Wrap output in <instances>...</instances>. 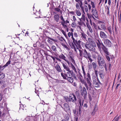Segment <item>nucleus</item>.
<instances>
[{"label": "nucleus", "instance_id": "obj_1", "mask_svg": "<svg viewBox=\"0 0 121 121\" xmlns=\"http://www.w3.org/2000/svg\"><path fill=\"white\" fill-rule=\"evenodd\" d=\"M82 73L85 80H86L87 84V87H86L87 90H91L92 87V80L90 74L89 72H88L86 74L84 67L83 65L82 66Z\"/></svg>", "mask_w": 121, "mask_h": 121}, {"label": "nucleus", "instance_id": "obj_2", "mask_svg": "<svg viewBox=\"0 0 121 121\" xmlns=\"http://www.w3.org/2000/svg\"><path fill=\"white\" fill-rule=\"evenodd\" d=\"M91 3L92 7L91 9V5L89 4L88 5L89 11H91V12L92 13V14L91 15L92 17L94 19H95L94 17H95L97 18L98 17L97 12V10L96 9L94 5V2H93L91 1Z\"/></svg>", "mask_w": 121, "mask_h": 121}, {"label": "nucleus", "instance_id": "obj_3", "mask_svg": "<svg viewBox=\"0 0 121 121\" xmlns=\"http://www.w3.org/2000/svg\"><path fill=\"white\" fill-rule=\"evenodd\" d=\"M79 56L82 57H83L86 59L89 60L91 63L93 61V60L91 58V53L89 52H88L85 49L79 50Z\"/></svg>", "mask_w": 121, "mask_h": 121}, {"label": "nucleus", "instance_id": "obj_4", "mask_svg": "<svg viewBox=\"0 0 121 121\" xmlns=\"http://www.w3.org/2000/svg\"><path fill=\"white\" fill-rule=\"evenodd\" d=\"M73 42V43H72L71 48L72 49H74V50L76 53H77V49L79 51V50H81L80 49V48H82L81 45V42L80 40L77 41V40H75L74 38Z\"/></svg>", "mask_w": 121, "mask_h": 121}, {"label": "nucleus", "instance_id": "obj_5", "mask_svg": "<svg viewBox=\"0 0 121 121\" xmlns=\"http://www.w3.org/2000/svg\"><path fill=\"white\" fill-rule=\"evenodd\" d=\"M95 43L99 51L101 50L102 49L104 53H105V52L107 53L108 48L104 44L101 40L98 39L96 41Z\"/></svg>", "mask_w": 121, "mask_h": 121}, {"label": "nucleus", "instance_id": "obj_6", "mask_svg": "<svg viewBox=\"0 0 121 121\" xmlns=\"http://www.w3.org/2000/svg\"><path fill=\"white\" fill-rule=\"evenodd\" d=\"M97 62L100 68H104L105 70L106 71H107V65L105 63L103 57L100 55L99 56L98 58H97Z\"/></svg>", "mask_w": 121, "mask_h": 121}, {"label": "nucleus", "instance_id": "obj_7", "mask_svg": "<svg viewBox=\"0 0 121 121\" xmlns=\"http://www.w3.org/2000/svg\"><path fill=\"white\" fill-rule=\"evenodd\" d=\"M52 54V55H48V56H49L51 57L52 58L53 60V61L55 63H57V61H56V59L57 61H59L61 62L62 60L60 59V58H58V56H59V54L56 52H51Z\"/></svg>", "mask_w": 121, "mask_h": 121}, {"label": "nucleus", "instance_id": "obj_8", "mask_svg": "<svg viewBox=\"0 0 121 121\" xmlns=\"http://www.w3.org/2000/svg\"><path fill=\"white\" fill-rule=\"evenodd\" d=\"M61 75L64 79H66L68 77H70L72 75L74 76V72H73L72 71L69 69L66 73H61Z\"/></svg>", "mask_w": 121, "mask_h": 121}, {"label": "nucleus", "instance_id": "obj_9", "mask_svg": "<svg viewBox=\"0 0 121 121\" xmlns=\"http://www.w3.org/2000/svg\"><path fill=\"white\" fill-rule=\"evenodd\" d=\"M96 44H87V43H86L85 45L86 48L89 50L90 52H94L95 51L96 49L95 47H96Z\"/></svg>", "mask_w": 121, "mask_h": 121}, {"label": "nucleus", "instance_id": "obj_10", "mask_svg": "<svg viewBox=\"0 0 121 121\" xmlns=\"http://www.w3.org/2000/svg\"><path fill=\"white\" fill-rule=\"evenodd\" d=\"M80 93L81 95L83 96L84 99H86L87 98V93L86 89L85 87H83L80 90Z\"/></svg>", "mask_w": 121, "mask_h": 121}, {"label": "nucleus", "instance_id": "obj_11", "mask_svg": "<svg viewBox=\"0 0 121 121\" xmlns=\"http://www.w3.org/2000/svg\"><path fill=\"white\" fill-rule=\"evenodd\" d=\"M82 5V2L81 1L79 0L78 2L77 3H76L75 6L76 9L78 10L80 9V7L81 9L83 12L84 13H85L84 7Z\"/></svg>", "mask_w": 121, "mask_h": 121}, {"label": "nucleus", "instance_id": "obj_12", "mask_svg": "<svg viewBox=\"0 0 121 121\" xmlns=\"http://www.w3.org/2000/svg\"><path fill=\"white\" fill-rule=\"evenodd\" d=\"M78 73L79 75V77H78V79L82 84H84L86 87H87V84L84 79L83 76L81 73L78 71Z\"/></svg>", "mask_w": 121, "mask_h": 121}, {"label": "nucleus", "instance_id": "obj_13", "mask_svg": "<svg viewBox=\"0 0 121 121\" xmlns=\"http://www.w3.org/2000/svg\"><path fill=\"white\" fill-rule=\"evenodd\" d=\"M107 53L105 52V56L107 60L109 62L110 61V58L112 60L114 58V57L113 55H110V53L108 51V48L107 49Z\"/></svg>", "mask_w": 121, "mask_h": 121}, {"label": "nucleus", "instance_id": "obj_14", "mask_svg": "<svg viewBox=\"0 0 121 121\" xmlns=\"http://www.w3.org/2000/svg\"><path fill=\"white\" fill-rule=\"evenodd\" d=\"M61 107L66 112H69L70 111V108L69 104L65 103L62 106L61 105Z\"/></svg>", "mask_w": 121, "mask_h": 121}, {"label": "nucleus", "instance_id": "obj_15", "mask_svg": "<svg viewBox=\"0 0 121 121\" xmlns=\"http://www.w3.org/2000/svg\"><path fill=\"white\" fill-rule=\"evenodd\" d=\"M70 67L72 69V70H71L73 72H74V73H75L76 74H77L78 73L77 70H78V71H80V70L77 67L76 68L72 63H70Z\"/></svg>", "mask_w": 121, "mask_h": 121}, {"label": "nucleus", "instance_id": "obj_16", "mask_svg": "<svg viewBox=\"0 0 121 121\" xmlns=\"http://www.w3.org/2000/svg\"><path fill=\"white\" fill-rule=\"evenodd\" d=\"M69 97L70 98V102L73 103H75L77 100V98L74 93L71 94L69 95Z\"/></svg>", "mask_w": 121, "mask_h": 121}, {"label": "nucleus", "instance_id": "obj_17", "mask_svg": "<svg viewBox=\"0 0 121 121\" xmlns=\"http://www.w3.org/2000/svg\"><path fill=\"white\" fill-rule=\"evenodd\" d=\"M107 29L109 34L111 35L112 34H114V26L113 25L112 26H110L107 27Z\"/></svg>", "mask_w": 121, "mask_h": 121}, {"label": "nucleus", "instance_id": "obj_18", "mask_svg": "<svg viewBox=\"0 0 121 121\" xmlns=\"http://www.w3.org/2000/svg\"><path fill=\"white\" fill-rule=\"evenodd\" d=\"M104 43L106 47H109L111 46L112 43L108 39H105L104 40Z\"/></svg>", "mask_w": 121, "mask_h": 121}, {"label": "nucleus", "instance_id": "obj_19", "mask_svg": "<svg viewBox=\"0 0 121 121\" xmlns=\"http://www.w3.org/2000/svg\"><path fill=\"white\" fill-rule=\"evenodd\" d=\"M100 36L101 39L105 40L107 38V36L104 32L103 31H101L100 32Z\"/></svg>", "mask_w": 121, "mask_h": 121}, {"label": "nucleus", "instance_id": "obj_20", "mask_svg": "<svg viewBox=\"0 0 121 121\" xmlns=\"http://www.w3.org/2000/svg\"><path fill=\"white\" fill-rule=\"evenodd\" d=\"M92 53V56L93 58L95 59H96L97 57V58H98V56L99 55H100L97 51H95L94 52H93Z\"/></svg>", "mask_w": 121, "mask_h": 121}, {"label": "nucleus", "instance_id": "obj_21", "mask_svg": "<svg viewBox=\"0 0 121 121\" xmlns=\"http://www.w3.org/2000/svg\"><path fill=\"white\" fill-rule=\"evenodd\" d=\"M61 63L64 69L66 71H67L70 69L67 63H64L61 62Z\"/></svg>", "mask_w": 121, "mask_h": 121}, {"label": "nucleus", "instance_id": "obj_22", "mask_svg": "<svg viewBox=\"0 0 121 121\" xmlns=\"http://www.w3.org/2000/svg\"><path fill=\"white\" fill-rule=\"evenodd\" d=\"M54 67L56 70L58 72H62V69L60 66L58 64H57L56 65H55Z\"/></svg>", "mask_w": 121, "mask_h": 121}, {"label": "nucleus", "instance_id": "obj_23", "mask_svg": "<svg viewBox=\"0 0 121 121\" xmlns=\"http://www.w3.org/2000/svg\"><path fill=\"white\" fill-rule=\"evenodd\" d=\"M88 43H87V44H95V43L93 39L91 38H88Z\"/></svg>", "mask_w": 121, "mask_h": 121}, {"label": "nucleus", "instance_id": "obj_24", "mask_svg": "<svg viewBox=\"0 0 121 121\" xmlns=\"http://www.w3.org/2000/svg\"><path fill=\"white\" fill-rule=\"evenodd\" d=\"M93 84L94 86L96 87H98L99 85V82H97L96 79H94L93 80Z\"/></svg>", "mask_w": 121, "mask_h": 121}, {"label": "nucleus", "instance_id": "obj_25", "mask_svg": "<svg viewBox=\"0 0 121 121\" xmlns=\"http://www.w3.org/2000/svg\"><path fill=\"white\" fill-rule=\"evenodd\" d=\"M100 25L101 29V30H105L106 29L105 24L104 23H103V24H100Z\"/></svg>", "mask_w": 121, "mask_h": 121}, {"label": "nucleus", "instance_id": "obj_26", "mask_svg": "<svg viewBox=\"0 0 121 121\" xmlns=\"http://www.w3.org/2000/svg\"><path fill=\"white\" fill-rule=\"evenodd\" d=\"M54 17L55 20L57 22L59 21V14H56L54 15Z\"/></svg>", "mask_w": 121, "mask_h": 121}, {"label": "nucleus", "instance_id": "obj_27", "mask_svg": "<svg viewBox=\"0 0 121 121\" xmlns=\"http://www.w3.org/2000/svg\"><path fill=\"white\" fill-rule=\"evenodd\" d=\"M81 37L83 39L86 40V37L87 36L83 32H81Z\"/></svg>", "mask_w": 121, "mask_h": 121}, {"label": "nucleus", "instance_id": "obj_28", "mask_svg": "<svg viewBox=\"0 0 121 121\" xmlns=\"http://www.w3.org/2000/svg\"><path fill=\"white\" fill-rule=\"evenodd\" d=\"M5 77V74L4 73H0V84L2 82V81L0 80L3 79Z\"/></svg>", "mask_w": 121, "mask_h": 121}, {"label": "nucleus", "instance_id": "obj_29", "mask_svg": "<svg viewBox=\"0 0 121 121\" xmlns=\"http://www.w3.org/2000/svg\"><path fill=\"white\" fill-rule=\"evenodd\" d=\"M58 58H60V59H63L64 60V61H65L66 59V58L65 56H64V55L63 54H61V55H59Z\"/></svg>", "mask_w": 121, "mask_h": 121}, {"label": "nucleus", "instance_id": "obj_30", "mask_svg": "<svg viewBox=\"0 0 121 121\" xmlns=\"http://www.w3.org/2000/svg\"><path fill=\"white\" fill-rule=\"evenodd\" d=\"M66 79L67 80L68 82L71 83H72L73 82V79L72 77V76L67 78Z\"/></svg>", "mask_w": 121, "mask_h": 121}, {"label": "nucleus", "instance_id": "obj_31", "mask_svg": "<svg viewBox=\"0 0 121 121\" xmlns=\"http://www.w3.org/2000/svg\"><path fill=\"white\" fill-rule=\"evenodd\" d=\"M68 35L69 37V38L71 37V38L72 39L73 41L74 39L73 37V32H69L68 33Z\"/></svg>", "mask_w": 121, "mask_h": 121}, {"label": "nucleus", "instance_id": "obj_32", "mask_svg": "<svg viewBox=\"0 0 121 121\" xmlns=\"http://www.w3.org/2000/svg\"><path fill=\"white\" fill-rule=\"evenodd\" d=\"M64 117V118L66 119V120L67 121L70 118V116L69 114L67 113L65 114Z\"/></svg>", "mask_w": 121, "mask_h": 121}, {"label": "nucleus", "instance_id": "obj_33", "mask_svg": "<svg viewBox=\"0 0 121 121\" xmlns=\"http://www.w3.org/2000/svg\"><path fill=\"white\" fill-rule=\"evenodd\" d=\"M92 67L93 68L94 70H95L96 69L97 67V65L96 63L94 62H93L92 63Z\"/></svg>", "mask_w": 121, "mask_h": 121}, {"label": "nucleus", "instance_id": "obj_34", "mask_svg": "<svg viewBox=\"0 0 121 121\" xmlns=\"http://www.w3.org/2000/svg\"><path fill=\"white\" fill-rule=\"evenodd\" d=\"M27 108L25 105H22L20 106V109H22L23 110H25Z\"/></svg>", "mask_w": 121, "mask_h": 121}, {"label": "nucleus", "instance_id": "obj_35", "mask_svg": "<svg viewBox=\"0 0 121 121\" xmlns=\"http://www.w3.org/2000/svg\"><path fill=\"white\" fill-rule=\"evenodd\" d=\"M48 38L50 39L49 40H48V42H50L51 43V42L50 41V40H52L54 42H57V40H56V39H53L52 38H51L50 37H48Z\"/></svg>", "mask_w": 121, "mask_h": 121}, {"label": "nucleus", "instance_id": "obj_36", "mask_svg": "<svg viewBox=\"0 0 121 121\" xmlns=\"http://www.w3.org/2000/svg\"><path fill=\"white\" fill-rule=\"evenodd\" d=\"M87 26L88 28L89 29V30L90 31V32L91 33H93V30L92 28H91V26L90 25H88Z\"/></svg>", "mask_w": 121, "mask_h": 121}, {"label": "nucleus", "instance_id": "obj_37", "mask_svg": "<svg viewBox=\"0 0 121 121\" xmlns=\"http://www.w3.org/2000/svg\"><path fill=\"white\" fill-rule=\"evenodd\" d=\"M76 13L77 15L78 16H80L81 15V13L78 10H77V9L75 10Z\"/></svg>", "mask_w": 121, "mask_h": 121}, {"label": "nucleus", "instance_id": "obj_38", "mask_svg": "<svg viewBox=\"0 0 121 121\" xmlns=\"http://www.w3.org/2000/svg\"><path fill=\"white\" fill-rule=\"evenodd\" d=\"M74 95H75V96L78 98V97H79L80 96V94L79 93V92L78 91H75Z\"/></svg>", "mask_w": 121, "mask_h": 121}, {"label": "nucleus", "instance_id": "obj_39", "mask_svg": "<svg viewBox=\"0 0 121 121\" xmlns=\"http://www.w3.org/2000/svg\"><path fill=\"white\" fill-rule=\"evenodd\" d=\"M71 26L73 28H74L76 27L77 25L75 23V22H73L71 24Z\"/></svg>", "mask_w": 121, "mask_h": 121}, {"label": "nucleus", "instance_id": "obj_40", "mask_svg": "<svg viewBox=\"0 0 121 121\" xmlns=\"http://www.w3.org/2000/svg\"><path fill=\"white\" fill-rule=\"evenodd\" d=\"M61 24L63 26V27H64L65 29H66L67 28L68 26H67V25L66 24H65V21L64 22H61Z\"/></svg>", "mask_w": 121, "mask_h": 121}, {"label": "nucleus", "instance_id": "obj_41", "mask_svg": "<svg viewBox=\"0 0 121 121\" xmlns=\"http://www.w3.org/2000/svg\"><path fill=\"white\" fill-rule=\"evenodd\" d=\"M70 59L72 62L74 64H75V62L74 59L73 58V57L71 56H70L69 57Z\"/></svg>", "mask_w": 121, "mask_h": 121}, {"label": "nucleus", "instance_id": "obj_42", "mask_svg": "<svg viewBox=\"0 0 121 121\" xmlns=\"http://www.w3.org/2000/svg\"><path fill=\"white\" fill-rule=\"evenodd\" d=\"M10 62L11 61L10 60H9L6 63V64L3 66V67H4V68L8 66L10 64Z\"/></svg>", "mask_w": 121, "mask_h": 121}, {"label": "nucleus", "instance_id": "obj_43", "mask_svg": "<svg viewBox=\"0 0 121 121\" xmlns=\"http://www.w3.org/2000/svg\"><path fill=\"white\" fill-rule=\"evenodd\" d=\"M51 48L54 51L56 52L57 51L56 47L54 45H52L51 47Z\"/></svg>", "mask_w": 121, "mask_h": 121}, {"label": "nucleus", "instance_id": "obj_44", "mask_svg": "<svg viewBox=\"0 0 121 121\" xmlns=\"http://www.w3.org/2000/svg\"><path fill=\"white\" fill-rule=\"evenodd\" d=\"M88 67L89 69H92V64L91 63H88Z\"/></svg>", "mask_w": 121, "mask_h": 121}, {"label": "nucleus", "instance_id": "obj_45", "mask_svg": "<svg viewBox=\"0 0 121 121\" xmlns=\"http://www.w3.org/2000/svg\"><path fill=\"white\" fill-rule=\"evenodd\" d=\"M65 100L66 102L67 103H69V102H70L69 97V98L68 97H66L65 98Z\"/></svg>", "mask_w": 121, "mask_h": 121}, {"label": "nucleus", "instance_id": "obj_46", "mask_svg": "<svg viewBox=\"0 0 121 121\" xmlns=\"http://www.w3.org/2000/svg\"><path fill=\"white\" fill-rule=\"evenodd\" d=\"M85 10L86 13H88V7L86 5H85L84 6Z\"/></svg>", "mask_w": 121, "mask_h": 121}, {"label": "nucleus", "instance_id": "obj_47", "mask_svg": "<svg viewBox=\"0 0 121 121\" xmlns=\"http://www.w3.org/2000/svg\"><path fill=\"white\" fill-rule=\"evenodd\" d=\"M106 10L107 11V15L108 16H110L109 9L108 7L106 9Z\"/></svg>", "mask_w": 121, "mask_h": 121}, {"label": "nucleus", "instance_id": "obj_48", "mask_svg": "<svg viewBox=\"0 0 121 121\" xmlns=\"http://www.w3.org/2000/svg\"><path fill=\"white\" fill-rule=\"evenodd\" d=\"M62 33L64 35V36H65V37L67 39V38H68V37L67 35L66 34V33L65 31H64L63 30H62L61 31Z\"/></svg>", "mask_w": 121, "mask_h": 121}, {"label": "nucleus", "instance_id": "obj_49", "mask_svg": "<svg viewBox=\"0 0 121 121\" xmlns=\"http://www.w3.org/2000/svg\"><path fill=\"white\" fill-rule=\"evenodd\" d=\"M60 18L61 20L62 21L61 22H64L65 21L64 20L62 15H61L60 16Z\"/></svg>", "mask_w": 121, "mask_h": 121}, {"label": "nucleus", "instance_id": "obj_50", "mask_svg": "<svg viewBox=\"0 0 121 121\" xmlns=\"http://www.w3.org/2000/svg\"><path fill=\"white\" fill-rule=\"evenodd\" d=\"M85 22L86 23V24L87 25V26L88 25H89V20L88 19V18L86 17V21H85Z\"/></svg>", "mask_w": 121, "mask_h": 121}, {"label": "nucleus", "instance_id": "obj_51", "mask_svg": "<svg viewBox=\"0 0 121 121\" xmlns=\"http://www.w3.org/2000/svg\"><path fill=\"white\" fill-rule=\"evenodd\" d=\"M99 74L100 75V77L101 78H104V76L103 73H101L100 72H99Z\"/></svg>", "mask_w": 121, "mask_h": 121}, {"label": "nucleus", "instance_id": "obj_52", "mask_svg": "<svg viewBox=\"0 0 121 121\" xmlns=\"http://www.w3.org/2000/svg\"><path fill=\"white\" fill-rule=\"evenodd\" d=\"M4 67H3V66L2 65H0V72L1 71V70H3L4 69Z\"/></svg>", "mask_w": 121, "mask_h": 121}, {"label": "nucleus", "instance_id": "obj_53", "mask_svg": "<svg viewBox=\"0 0 121 121\" xmlns=\"http://www.w3.org/2000/svg\"><path fill=\"white\" fill-rule=\"evenodd\" d=\"M94 71L95 73V76L96 77H97L98 76V71L97 70L95 69V70H94Z\"/></svg>", "mask_w": 121, "mask_h": 121}, {"label": "nucleus", "instance_id": "obj_54", "mask_svg": "<svg viewBox=\"0 0 121 121\" xmlns=\"http://www.w3.org/2000/svg\"><path fill=\"white\" fill-rule=\"evenodd\" d=\"M74 37L75 38H77L78 37V35L76 32H74L73 34Z\"/></svg>", "mask_w": 121, "mask_h": 121}, {"label": "nucleus", "instance_id": "obj_55", "mask_svg": "<svg viewBox=\"0 0 121 121\" xmlns=\"http://www.w3.org/2000/svg\"><path fill=\"white\" fill-rule=\"evenodd\" d=\"M62 82H63L62 80H59V79H58L56 80V82L58 83H62Z\"/></svg>", "mask_w": 121, "mask_h": 121}, {"label": "nucleus", "instance_id": "obj_56", "mask_svg": "<svg viewBox=\"0 0 121 121\" xmlns=\"http://www.w3.org/2000/svg\"><path fill=\"white\" fill-rule=\"evenodd\" d=\"M60 9L58 8H55L54 9L55 11L57 12H59L60 11Z\"/></svg>", "mask_w": 121, "mask_h": 121}, {"label": "nucleus", "instance_id": "obj_57", "mask_svg": "<svg viewBox=\"0 0 121 121\" xmlns=\"http://www.w3.org/2000/svg\"><path fill=\"white\" fill-rule=\"evenodd\" d=\"M65 61L67 63V64H68V65H70V67L71 63H70L69 61L68 60H67V59H65Z\"/></svg>", "mask_w": 121, "mask_h": 121}, {"label": "nucleus", "instance_id": "obj_58", "mask_svg": "<svg viewBox=\"0 0 121 121\" xmlns=\"http://www.w3.org/2000/svg\"><path fill=\"white\" fill-rule=\"evenodd\" d=\"M78 101L80 105V106H82V102L81 99H79V100H78Z\"/></svg>", "mask_w": 121, "mask_h": 121}, {"label": "nucleus", "instance_id": "obj_59", "mask_svg": "<svg viewBox=\"0 0 121 121\" xmlns=\"http://www.w3.org/2000/svg\"><path fill=\"white\" fill-rule=\"evenodd\" d=\"M118 115H117L114 118V120H115V121H118V117H117V116Z\"/></svg>", "mask_w": 121, "mask_h": 121}, {"label": "nucleus", "instance_id": "obj_60", "mask_svg": "<svg viewBox=\"0 0 121 121\" xmlns=\"http://www.w3.org/2000/svg\"><path fill=\"white\" fill-rule=\"evenodd\" d=\"M73 21L74 22H75L76 21V18L74 16H73Z\"/></svg>", "mask_w": 121, "mask_h": 121}, {"label": "nucleus", "instance_id": "obj_61", "mask_svg": "<svg viewBox=\"0 0 121 121\" xmlns=\"http://www.w3.org/2000/svg\"><path fill=\"white\" fill-rule=\"evenodd\" d=\"M82 106H79V114H80Z\"/></svg>", "mask_w": 121, "mask_h": 121}, {"label": "nucleus", "instance_id": "obj_62", "mask_svg": "<svg viewBox=\"0 0 121 121\" xmlns=\"http://www.w3.org/2000/svg\"><path fill=\"white\" fill-rule=\"evenodd\" d=\"M86 17H85V16H83V17L82 18V19L83 21L85 22V21H86Z\"/></svg>", "mask_w": 121, "mask_h": 121}, {"label": "nucleus", "instance_id": "obj_63", "mask_svg": "<svg viewBox=\"0 0 121 121\" xmlns=\"http://www.w3.org/2000/svg\"><path fill=\"white\" fill-rule=\"evenodd\" d=\"M74 76H73V75H72L74 79L75 80H77V77H76V76H75V73H74Z\"/></svg>", "mask_w": 121, "mask_h": 121}, {"label": "nucleus", "instance_id": "obj_64", "mask_svg": "<svg viewBox=\"0 0 121 121\" xmlns=\"http://www.w3.org/2000/svg\"><path fill=\"white\" fill-rule=\"evenodd\" d=\"M62 45L63 47H64L66 49H68V48L67 45H65V44H63V45Z\"/></svg>", "mask_w": 121, "mask_h": 121}]
</instances>
